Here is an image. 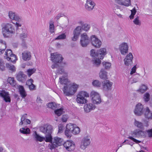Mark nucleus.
<instances>
[{
    "label": "nucleus",
    "instance_id": "obj_1",
    "mask_svg": "<svg viewBox=\"0 0 152 152\" xmlns=\"http://www.w3.org/2000/svg\"><path fill=\"white\" fill-rule=\"evenodd\" d=\"M106 54V49L104 48H101L96 51L94 49H92L90 51V55L94 59L92 61L93 64L96 66L99 65L101 63L100 59H103Z\"/></svg>",
    "mask_w": 152,
    "mask_h": 152
},
{
    "label": "nucleus",
    "instance_id": "obj_2",
    "mask_svg": "<svg viewBox=\"0 0 152 152\" xmlns=\"http://www.w3.org/2000/svg\"><path fill=\"white\" fill-rule=\"evenodd\" d=\"M2 33L4 38L11 37L15 34V29L11 24L7 23L2 26Z\"/></svg>",
    "mask_w": 152,
    "mask_h": 152
},
{
    "label": "nucleus",
    "instance_id": "obj_3",
    "mask_svg": "<svg viewBox=\"0 0 152 152\" xmlns=\"http://www.w3.org/2000/svg\"><path fill=\"white\" fill-rule=\"evenodd\" d=\"M78 87V85L73 83L72 85L69 84L67 86H64L62 90L66 96H69L75 94Z\"/></svg>",
    "mask_w": 152,
    "mask_h": 152
},
{
    "label": "nucleus",
    "instance_id": "obj_4",
    "mask_svg": "<svg viewBox=\"0 0 152 152\" xmlns=\"http://www.w3.org/2000/svg\"><path fill=\"white\" fill-rule=\"evenodd\" d=\"M63 59L61 55L58 54L56 53H51V60L54 63V64L51 66V68L53 69L59 67V65L57 63H60Z\"/></svg>",
    "mask_w": 152,
    "mask_h": 152
},
{
    "label": "nucleus",
    "instance_id": "obj_5",
    "mask_svg": "<svg viewBox=\"0 0 152 152\" xmlns=\"http://www.w3.org/2000/svg\"><path fill=\"white\" fill-rule=\"evenodd\" d=\"M89 96V94L84 91L80 92L77 95L76 101L77 103L80 104H85L87 103L88 100L85 97Z\"/></svg>",
    "mask_w": 152,
    "mask_h": 152
},
{
    "label": "nucleus",
    "instance_id": "obj_6",
    "mask_svg": "<svg viewBox=\"0 0 152 152\" xmlns=\"http://www.w3.org/2000/svg\"><path fill=\"white\" fill-rule=\"evenodd\" d=\"M80 44L82 47H86L89 44L90 42L89 38L86 33L81 34L80 36Z\"/></svg>",
    "mask_w": 152,
    "mask_h": 152
},
{
    "label": "nucleus",
    "instance_id": "obj_7",
    "mask_svg": "<svg viewBox=\"0 0 152 152\" xmlns=\"http://www.w3.org/2000/svg\"><path fill=\"white\" fill-rule=\"evenodd\" d=\"M40 132L45 134H51L53 130V127L50 125L48 124H44L43 126L39 127Z\"/></svg>",
    "mask_w": 152,
    "mask_h": 152
},
{
    "label": "nucleus",
    "instance_id": "obj_8",
    "mask_svg": "<svg viewBox=\"0 0 152 152\" xmlns=\"http://www.w3.org/2000/svg\"><path fill=\"white\" fill-rule=\"evenodd\" d=\"M62 141V139L58 137H55L53 142H51V144L49 145L50 148L52 150L55 148L56 147L61 145Z\"/></svg>",
    "mask_w": 152,
    "mask_h": 152
},
{
    "label": "nucleus",
    "instance_id": "obj_9",
    "mask_svg": "<svg viewBox=\"0 0 152 152\" xmlns=\"http://www.w3.org/2000/svg\"><path fill=\"white\" fill-rule=\"evenodd\" d=\"M63 146L66 149L69 151H72L75 148L74 142L72 140H67L63 143Z\"/></svg>",
    "mask_w": 152,
    "mask_h": 152
},
{
    "label": "nucleus",
    "instance_id": "obj_10",
    "mask_svg": "<svg viewBox=\"0 0 152 152\" xmlns=\"http://www.w3.org/2000/svg\"><path fill=\"white\" fill-rule=\"evenodd\" d=\"M144 111L143 105L141 103H138L136 105L134 112L136 115L140 116L143 114Z\"/></svg>",
    "mask_w": 152,
    "mask_h": 152
},
{
    "label": "nucleus",
    "instance_id": "obj_11",
    "mask_svg": "<svg viewBox=\"0 0 152 152\" xmlns=\"http://www.w3.org/2000/svg\"><path fill=\"white\" fill-rule=\"evenodd\" d=\"M131 137L134 138H139L145 137V133L144 131L139 129H136L131 131Z\"/></svg>",
    "mask_w": 152,
    "mask_h": 152
},
{
    "label": "nucleus",
    "instance_id": "obj_12",
    "mask_svg": "<svg viewBox=\"0 0 152 152\" xmlns=\"http://www.w3.org/2000/svg\"><path fill=\"white\" fill-rule=\"evenodd\" d=\"M90 97L94 104H97L101 103V100L100 96L97 92L92 91L91 93Z\"/></svg>",
    "mask_w": 152,
    "mask_h": 152
},
{
    "label": "nucleus",
    "instance_id": "obj_13",
    "mask_svg": "<svg viewBox=\"0 0 152 152\" xmlns=\"http://www.w3.org/2000/svg\"><path fill=\"white\" fill-rule=\"evenodd\" d=\"M91 137L87 135L82 140L81 143L80 148L82 149H85L90 143Z\"/></svg>",
    "mask_w": 152,
    "mask_h": 152
},
{
    "label": "nucleus",
    "instance_id": "obj_14",
    "mask_svg": "<svg viewBox=\"0 0 152 152\" xmlns=\"http://www.w3.org/2000/svg\"><path fill=\"white\" fill-rule=\"evenodd\" d=\"M91 42L92 45L96 48H99L102 45L101 41L94 35L91 36Z\"/></svg>",
    "mask_w": 152,
    "mask_h": 152
},
{
    "label": "nucleus",
    "instance_id": "obj_15",
    "mask_svg": "<svg viewBox=\"0 0 152 152\" xmlns=\"http://www.w3.org/2000/svg\"><path fill=\"white\" fill-rule=\"evenodd\" d=\"M133 57L131 53L127 55L124 59V64L127 66H131L133 63Z\"/></svg>",
    "mask_w": 152,
    "mask_h": 152
},
{
    "label": "nucleus",
    "instance_id": "obj_16",
    "mask_svg": "<svg viewBox=\"0 0 152 152\" xmlns=\"http://www.w3.org/2000/svg\"><path fill=\"white\" fill-rule=\"evenodd\" d=\"M119 50L122 55H126L128 51V46L127 44L124 42L121 44L119 46Z\"/></svg>",
    "mask_w": 152,
    "mask_h": 152
},
{
    "label": "nucleus",
    "instance_id": "obj_17",
    "mask_svg": "<svg viewBox=\"0 0 152 152\" xmlns=\"http://www.w3.org/2000/svg\"><path fill=\"white\" fill-rule=\"evenodd\" d=\"M113 84V83L109 80H106L102 85L103 90L107 92L111 91L112 89Z\"/></svg>",
    "mask_w": 152,
    "mask_h": 152
},
{
    "label": "nucleus",
    "instance_id": "obj_18",
    "mask_svg": "<svg viewBox=\"0 0 152 152\" xmlns=\"http://www.w3.org/2000/svg\"><path fill=\"white\" fill-rule=\"evenodd\" d=\"M8 16L10 19L14 20L15 21L20 22L22 20L21 18L17 14L12 11H10L9 12Z\"/></svg>",
    "mask_w": 152,
    "mask_h": 152
},
{
    "label": "nucleus",
    "instance_id": "obj_19",
    "mask_svg": "<svg viewBox=\"0 0 152 152\" xmlns=\"http://www.w3.org/2000/svg\"><path fill=\"white\" fill-rule=\"evenodd\" d=\"M0 96L3 98L6 102H10L11 99L9 92L3 90L0 93Z\"/></svg>",
    "mask_w": 152,
    "mask_h": 152
},
{
    "label": "nucleus",
    "instance_id": "obj_20",
    "mask_svg": "<svg viewBox=\"0 0 152 152\" xmlns=\"http://www.w3.org/2000/svg\"><path fill=\"white\" fill-rule=\"evenodd\" d=\"M95 5V4L91 0H87L85 5V9L88 11H91Z\"/></svg>",
    "mask_w": 152,
    "mask_h": 152
},
{
    "label": "nucleus",
    "instance_id": "obj_21",
    "mask_svg": "<svg viewBox=\"0 0 152 152\" xmlns=\"http://www.w3.org/2000/svg\"><path fill=\"white\" fill-rule=\"evenodd\" d=\"M16 78L18 81L23 83L26 80L27 76L24 74L23 72H20L17 75Z\"/></svg>",
    "mask_w": 152,
    "mask_h": 152
},
{
    "label": "nucleus",
    "instance_id": "obj_22",
    "mask_svg": "<svg viewBox=\"0 0 152 152\" xmlns=\"http://www.w3.org/2000/svg\"><path fill=\"white\" fill-rule=\"evenodd\" d=\"M84 108L85 112L88 113L91 110L94 109L95 107L94 105L92 103H87L85 105Z\"/></svg>",
    "mask_w": 152,
    "mask_h": 152
},
{
    "label": "nucleus",
    "instance_id": "obj_23",
    "mask_svg": "<svg viewBox=\"0 0 152 152\" xmlns=\"http://www.w3.org/2000/svg\"><path fill=\"white\" fill-rule=\"evenodd\" d=\"M144 115L145 117L148 119H152V112L148 107H146L145 109Z\"/></svg>",
    "mask_w": 152,
    "mask_h": 152
},
{
    "label": "nucleus",
    "instance_id": "obj_24",
    "mask_svg": "<svg viewBox=\"0 0 152 152\" xmlns=\"http://www.w3.org/2000/svg\"><path fill=\"white\" fill-rule=\"evenodd\" d=\"M115 3L126 7L130 4V0H115Z\"/></svg>",
    "mask_w": 152,
    "mask_h": 152
},
{
    "label": "nucleus",
    "instance_id": "obj_25",
    "mask_svg": "<svg viewBox=\"0 0 152 152\" xmlns=\"http://www.w3.org/2000/svg\"><path fill=\"white\" fill-rule=\"evenodd\" d=\"M18 88L19 92L21 97L23 98H25L27 94L23 86L19 85Z\"/></svg>",
    "mask_w": 152,
    "mask_h": 152
},
{
    "label": "nucleus",
    "instance_id": "obj_26",
    "mask_svg": "<svg viewBox=\"0 0 152 152\" xmlns=\"http://www.w3.org/2000/svg\"><path fill=\"white\" fill-rule=\"evenodd\" d=\"M7 48L6 42L1 39H0V54L3 53Z\"/></svg>",
    "mask_w": 152,
    "mask_h": 152
},
{
    "label": "nucleus",
    "instance_id": "obj_27",
    "mask_svg": "<svg viewBox=\"0 0 152 152\" xmlns=\"http://www.w3.org/2000/svg\"><path fill=\"white\" fill-rule=\"evenodd\" d=\"M71 126L70 124H68L66 126V129L65 131V134L68 137L70 138L72 136V131L71 130Z\"/></svg>",
    "mask_w": 152,
    "mask_h": 152
},
{
    "label": "nucleus",
    "instance_id": "obj_28",
    "mask_svg": "<svg viewBox=\"0 0 152 152\" xmlns=\"http://www.w3.org/2000/svg\"><path fill=\"white\" fill-rule=\"evenodd\" d=\"M22 58L25 61L29 60L31 59V53L29 51H25L22 53Z\"/></svg>",
    "mask_w": 152,
    "mask_h": 152
},
{
    "label": "nucleus",
    "instance_id": "obj_29",
    "mask_svg": "<svg viewBox=\"0 0 152 152\" xmlns=\"http://www.w3.org/2000/svg\"><path fill=\"white\" fill-rule=\"evenodd\" d=\"M99 76L101 79L106 80L107 79V72L103 69H102L99 73Z\"/></svg>",
    "mask_w": 152,
    "mask_h": 152
},
{
    "label": "nucleus",
    "instance_id": "obj_30",
    "mask_svg": "<svg viewBox=\"0 0 152 152\" xmlns=\"http://www.w3.org/2000/svg\"><path fill=\"white\" fill-rule=\"evenodd\" d=\"M7 82L9 83L11 86L16 88H18V85L16 83V81L14 80V77H9L7 79Z\"/></svg>",
    "mask_w": 152,
    "mask_h": 152
},
{
    "label": "nucleus",
    "instance_id": "obj_31",
    "mask_svg": "<svg viewBox=\"0 0 152 152\" xmlns=\"http://www.w3.org/2000/svg\"><path fill=\"white\" fill-rule=\"evenodd\" d=\"M134 125L135 126L139 128L140 129H144V125L141 122L137 120L136 119H134Z\"/></svg>",
    "mask_w": 152,
    "mask_h": 152
},
{
    "label": "nucleus",
    "instance_id": "obj_32",
    "mask_svg": "<svg viewBox=\"0 0 152 152\" xmlns=\"http://www.w3.org/2000/svg\"><path fill=\"white\" fill-rule=\"evenodd\" d=\"M67 75L66 73L65 74L64 76H63L62 78H59L60 82L61 84H64L66 86H67L69 84L68 81V79L65 78V77Z\"/></svg>",
    "mask_w": 152,
    "mask_h": 152
},
{
    "label": "nucleus",
    "instance_id": "obj_33",
    "mask_svg": "<svg viewBox=\"0 0 152 152\" xmlns=\"http://www.w3.org/2000/svg\"><path fill=\"white\" fill-rule=\"evenodd\" d=\"M70 126H71V130L72 131V133L74 134H78L80 131V128L78 127H75L72 124H70Z\"/></svg>",
    "mask_w": 152,
    "mask_h": 152
},
{
    "label": "nucleus",
    "instance_id": "obj_34",
    "mask_svg": "<svg viewBox=\"0 0 152 152\" xmlns=\"http://www.w3.org/2000/svg\"><path fill=\"white\" fill-rule=\"evenodd\" d=\"M34 137L36 141L42 142L45 139V137H41L37 134L36 132H35L34 134Z\"/></svg>",
    "mask_w": 152,
    "mask_h": 152
},
{
    "label": "nucleus",
    "instance_id": "obj_35",
    "mask_svg": "<svg viewBox=\"0 0 152 152\" xmlns=\"http://www.w3.org/2000/svg\"><path fill=\"white\" fill-rule=\"evenodd\" d=\"M148 89V87L146 85L142 84L140 86L139 89L137 90V91L140 92L142 93L145 92Z\"/></svg>",
    "mask_w": 152,
    "mask_h": 152
},
{
    "label": "nucleus",
    "instance_id": "obj_36",
    "mask_svg": "<svg viewBox=\"0 0 152 152\" xmlns=\"http://www.w3.org/2000/svg\"><path fill=\"white\" fill-rule=\"evenodd\" d=\"M7 59L12 62H15L17 60V57L14 54H12V55L10 56L8 58H7Z\"/></svg>",
    "mask_w": 152,
    "mask_h": 152
},
{
    "label": "nucleus",
    "instance_id": "obj_37",
    "mask_svg": "<svg viewBox=\"0 0 152 152\" xmlns=\"http://www.w3.org/2000/svg\"><path fill=\"white\" fill-rule=\"evenodd\" d=\"M51 134H45V140L46 142H50V144L52 142V137L51 135Z\"/></svg>",
    "mask_w": 152,
    "mask_h": 152
},
{
    "label": "nucleus",
    "instance_id": "obj_38",
    "mask_svg": "<svg viewBox=\"0 0 152 152\" xmlns=\"http://www.w3.org/2000/svg\"><path fill=\"white\" fill-rule=\"evenodd\" d=\"M20 132L23 134H28L30 133V130L28 128H25L23 127L20 129Z\"/></svg>",
    "mask_w": 152,
    "mask_h": 152
},
{
    "label": "nucleus",
    "instance_id": "obj_39",
    "mask_svg": "<svg viewBox=\"0 0 152 152\" xmlns=\"http://www.w3.org/2000/svg\"><path fill=\"white\" fill-rule=\"evenodd\" d=\"M140 76V75L139 74L137 73L136 75H134L133 76L132 82V83H136L138 82L139 80V77Z\"/></svg>",
    "mask_w": 152,
    "mask_h": 152
},
{
    "label": "nucleus",
    "instance_id": "obj_40",
    "mask_svg": "<svg viewBox=\"0 0 152 152\" xmlns=\"http://www.w3.org/2000/svg\"><path fill=\"white\" fill-rule=\"evenodd\" d=\"M6 67L9 70L12 72H15V71L16 69L15 66L11 64L7 63L6 64Z\"/></svg>",
    "mask_w": 152,
    "mask_h": 152
},
{
    "label": "nucleus",
    "instance_id": "obj_41",
    "mask_svg": "<svg viewBox=\"0 0 152 152\" xmlns=\"http://www.w3.org/2000/svg\"><path fill=\"white\" fill-rule=\"evenodd\" d=\"M81 26H78L76 27L73 31V34H75L79 36L81 31Z\"/></svg>",
    "mask_w": 152,
    "mask_h": 152
},
{
    "label": "nucleus",
    "instance_id": "obj_42",
    "mask_svg": "<svg viewBox=\"0 0 152 152\" xmlns=\"http://www.w3.org/2000/svg\"><path fill=\"white\" fill-rule=\"evenodd\" d=\"M143 99L145 102H147L150 99V95L148 93H145L144 95Z\"/></svg>",
    "mask_w": 152,
    "mask_h": 152
},
{
    "label": "nucleus",
    "instance_id": "obj_43",
    "mask_svg": "<svg viewBox=\"0 0 152 152\" xmlns=\"http://www.w3.org/2000/svg\"><path fill=\"white\" fill-rule=\"evenodd\" d=\"M92 84L93 86L96 87H99L101 85L100 82L97 80L94 81L92 83Z\"/></svg>",
    "mask_w": 152,
    "mask_h": 152
},
{
    "label": "nucleus",
    "instance_id": "obj_44",
    "mask_svg": "<svg viewBox=\"0 0 152 152\" xmlns=\"http://www.w3.org/2000/svg\"><path fill=\"white\" fill-rule=\"evenodd\" d=\"M81 30L87 31L89 30L90 28V25L87 24H85L81 27Z\"/></svg>",
    "mask_w": 152,
    "mask_h": 152
},
{
    "label": "nucleus",
    "instance_id": "obj_45",
    "mask_svg": "<svg viewBox=\"0 0 152 152\" xmlns=\"http://www.w3.org/2000/svg\"><path fill=\"white\" fill-rule=\"evenodd\" d=\"M103 66L106 69H108L110 68L111 66V64L110 63L104 61L102 63Z\"/></svg>",
    "mask_w": 152,
    "mask_h": 152
},
{
    "label": "nucleus",
    "instance_id": "obj_46",
    "mask_svg": "<svg viewBox=\"0 0 152 152\" xmlns=\"http://www.w3.org/2000/svg\"><path fill=\"white\" fill-rule=\"evenodd\" d=\"M63 110V109L62 108H60L57 109L55 111V113L58 116H59L62 114V112Z\"/></svg>",
    "mask_w": 152,
    "mask_h": 152
},
{
    "label": "nucleus",
    "instance_id": "obj_47",
    "mask_svg": "<svg viewBox=\"0 0 152 152\" xmlns=\"http://www.w3.org/2000/svg\"><path fill=\"white\" fill-rule=\"evenodd\" d=\"M48 106L49 108L52 109L54 110L57 107V105L55 103L53 102H51L48 104Z\"/></svg>",
    "mask_w": 152,
    "mask_h": 152
},
{
    "label": "nucleus",
    "instance_id": "obj_48",
    "mask_svg": "<svg viewBox=\"0 0 152 152\" xmlns=\"http://www.w3.org/2000/svg\"><path fill=\"white\" fill-rule=\"evenodd\" d=\"M36 71V69L34 68L29 69L27 70V74L28 76L30 77Z\"/></svg>",
    "mask_w": 152,
    "mask_h": 152
},
{
    "label": "nucleus",
    "instance_id": "obj_49",
    "mask_svg": "<svg viewBox=\"0 0 152 152\" xmlns=\"http://www.w3.org/2000/svg\"><path fill=\"white\" fill-rule=\"evenodd\" d=\"M139 16H137L134 20L133 22L134 24L138 26H140L141 24L140 21L139 20Z\"/></svg>",
    "mask_w": 152,
    "mask_h": 152
},
{
    "label": "nucleus",
    "instance_id": "obj_50",
    "mask_svg": "<svg viewBox=\"0 0 152 152\" xmlns=\"http://www.w3.org/2000/svg\"><path fill=\"white\" fill-rule=\"evenodd\" d=\"M13 54L12 53V50L10 49L7 50L5 53V55L6 56V58H8V57Z\"/></svg>",
    "mask_w": 152,
    "mask_h": 152
},
{
    "label": "nucleus",
    "instance_id": "obj_51",
    "mask_svg": "<svg viewBox=\"0 0 152 152\" xmlns=\"http://www.w3.org/2000/svg\"><path fill=\"white\" fill-rule=\"evenodd\" d=\"M66 35L65 34L63 33L61 35L58 36L55 39V40L64 39H66Z\"/></svg>",
    "mask_w": 152,
    "mask_h": 152
},
{
    "label": "nucleus",
    "instance_id": "obj_52",
    "mask_svg": "<svg viewBox=\"0 0 152 152\" xmlns=\"http://www.w3.org/2000/svg\"><path fill=\"white\" fill-rule=\"evenodd\" d=\"M27 34L25 33H23L20 35V38L22 40H25V39L27 37Z\"/></svg>",
    "mask_w": 152,
    "mask_h": 152
},
{
    "label": "nucleus",
    "instance_id": "obj_53",
    "mask_svg": "<svg viewBox=\"0 0 152 152\" xmlns=\"http://www.w3.org/2000/svg\"><path fill=\"white\" fill-rule=\"evenodd\" d=\"M4 64L3 60L1 59H0V70L4 71L5 70V67Z\"/></svg>",
    "mask_w": 152,
    "mask_h": 152
},
{
    "label": "nucleus",
    "instance_id": "obj_54",
    "mask_svg": "<svg viewBox=\"0 0 152 152\" xmlns=\"http://www.w3.org/2000/svg\"><path fill=\"white\" fill-rule=\"evenodd\" d=\"M49 31L51 33H54L55 31L54 26L51 24L50 25L49 27Z\"/></svg>",
    "mask_w": 152,
    "mask_h": 152
},
{
    "label": "nucleus",
    "instance_id": "obj_55",
    "mask_svg": "<svg viewBox=\"0 0 152 152\" xmlns=\"http://www.w3.org/2000/svg\"><path fill=\"white\" fill-rule=\"evenodd\" d=\"M27 114H25L23 115L21 118V121L19 123L20 125H22L23 123V121H25L26 118Z\"/></svg>",
    "mask_w": 152,
    "mask_h": 152
},
{
    "label": "nucleus",
    "instance_id": "obj_56",
    "mask_svg": "<svg viewBox=\"0 0 152 152\" xmlns=\"http://www.w3.org/2000/svg\"><path fill=\"white\" fill-rule=\"evenodd\" d=\"M58 133H61L63 132V130L64 129V126L62 124H59L58 126Z\"/></svg>",
    "mask_w": 152,
    "mask_h": 152
},
{
    "label": "nucleus",
    "instance_id": "obj_57",
    "mask_svg": "<svg viewBox=\"0 0 152 152\" xmlns=\"http://www.w3.org/2000/svg\"><path fill=\"white\" fill-rule=\"evenodd\" d=\"M57 73L61 74H65L64 69L61 68H59L57 69Z\"/></svg>",
    "mask_w": 152,
    "mask_h": 152
},
{
    "label": "nucleus",
    "instance_id": "obj_58",
    "mask_svg": "<svg viewBox=\"0 0 152 152\" xmlns=\"http://www.w3.org/2000/svg\"><path fill=\"white\" fill-rule=\"evenodd\" d=\"M15 21V22H12V23L15 24V26L16 27V30L17 31L19 29L18 27H20L22 25L21 23H19V22Z\"/></svg>",
    "mask_w": 152,
    "mask_h": 152
},
{
    "label": "nucleus",
    "instance_id": "obj_59",
    "mask_svg": "<svg viewBox=\"0 0 152 152\" xmlns=\"http://www.w3.org/2000/svg\"><path fill=\"white\" fill-rule=\"evenodd\" d=\"M148 134V136L149 137H152V129H151L146 131Z\"/></svg>",
    "mask_w": 152,
    "mask_h": 152
},
{
    "label": "nucleus",
    "instance_id": "obj_60",
    "mask_svg": "<svg viewBox=\"0 0 152 152\" xmlns=\"http://www.w3.org/2000/svg\"><path fill=\"white\" fill-rule=\"evenodd\" d=\"M128 138L131 140L132 141H133L134 142H135L136 143H138L140 142H141V141L138 140L135 138L133 137H131V136H129L128 137Z\"/></svg>",
    "mask_w": 152,
    "mask_h": 152
},
{
    "label": "nucleus",
    "instance_id": "obj_61",
    "mask_svg": "<svg viewBox=\"0 0 152 152\" xmlns=\"http://www.w3.org/2000/svg\"><path fill=\"white\" fill-rule=\"evenodd\" d=\"M74 36L72 38V39L73 41H75L78 39L79 36L75 34H73Z\"/></svg>",
    "mask_w": 152,
    "mask_h": 152
},
{
    "label": "nucleus",
    "instance_id": "obj_62",
    "mask_svg": "<svg viewBox=\"0 0 152 152\" xmlns=\"http://www.w3.org/2000/svg\"><path fill=\"white\" fill-rule=\"evenodd\" d=\"M33 80L32 79H30L29 80H27L26 82V85H28V86L29 85H30L33 83Z\"/></svg>",
    "mask_w": 152,
    "mask_h": 152
},
{
    "label": "nucleus",
    "instance_id": "obj_63",
    "mask_svg": "<svg viewBox=\"0 0 152 152\" xmlns=\"http://www.w3.org/2000/svg\"><path fill=\"white\" fill-rule=\"evenodd\" d=\"M67 116L64 115H63L61 118V120L62 122H65L67 121Z\"/></svg>",
    "mask_w": 152,
    "mask_h": 152
},
{
    "label": "nucleus",
    "instance_id": "obj_64",
    "mask_svg": "<svg viewBox=\"0 0 152 152\" xmlns=\"http://www.w3.org/2000/svg\"><path fill=\"white\" fill-rule=\"evenodd\" d=\"M137 67L136 65L134 66L132 69V70L131 71L130 74L131 75H132L136 71V69Z\"/></svg>",
    "mask_w": 152,
    "mask_h": 152
}]
</instances>
